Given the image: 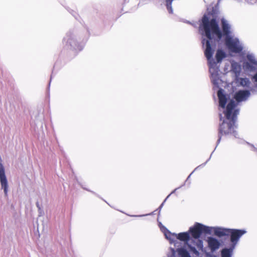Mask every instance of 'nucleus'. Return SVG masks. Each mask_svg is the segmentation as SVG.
I'll return each mask as SVG.
<instances>
[{
	"instance_id": "obj_1",
	"label": "nucleus",
	"mask_w": 257,
	"mask_h": 257,
	"mask_svg": "<svg viewBox=\"0 0 257 257\" xmlns=\"http://www.w3.org/2000/svg\"><path fill=\"white\" fill-rule=\"evenodd\" d=\"M221 24L222 32L220 30L217 21L215 19L209 20L206 15H204L201 19V24L200 28L202 27L207 40L203 39L202 41V44L205 45L206 48L204 51V55L207 59L209 61L212 57L214 50L211 48L210 41L212 39L213 35L217 37V41H219L223 36L230 37V26L227 22L224 19L221 20Z\"/></svg>"
},
{
	"instance_id": "obj_2",
	"label": "nucleus",
	"mask_w": 257,
	"mask_h": 257,
	"mask_svg": "<svg viewBox=\"0 0 257 257\" xmlns=\"http://www.w3.org/2000/svg\"><path fill=\"white\" fill-rule=\"evenodd\" d=\"M237 104L233 100H231L227 104L224 111L225 120L222 122L219 127L218 142L220 141L222 136L224 135H236L235 131L236 127L235 122L239 111V109L236 108Z\"/></svg>"
},
{
	"instance_id": "obj_3",
	"label": "nucleus",
	"mask_w": 257,
	"mask_h": 257,
	"mask_svg": "<svg viewBox=\"0 0 257 257\" xmlns=\"http://www.w3.org/2000/svg\"><path fill=\"white\" fill-rule=\"evenodd\" d=\"M246 233L243 229H228L221 227H216L214 229V234L219 237L230 236V241L235 245L240 237Z\"/></svg>"
},
{
	"instance_id": "obj_4",
	"label": "nucleus",
	"mask_w": 257,
	"mask_h": 257,
	"mask_svg": "<svg viewBox=\"0 0 257 257\" xmlns=\"http://www.w3.org/2000/svg\"><path fill=\"white\" fill-rule=\"evenodd\" d=\"M211 231L209 227L205 226L200 223L196 222L193 227L189 228V232L192 237L195 239H198L202 233H210Z\"/></svg>"
},
{
	"instance_id": "obj_5",
	"label": "nucleus",
	"mask_w": 257,
	"mask_h": 257,
	"mask_svg": "<svg viewBox=\"0 0 257 257\" xmlns=\"http://www.w3.org/2000/svg\"><path fill=\"white\" fill-rule=\"evenodd\" d=\"M225 45L229 50L233 53H239L242 50L239 42L233 40L231 37L225 38Z\"/></svg>"
},
{
	"instance_id": "obj_6",
	"label": "nucleus",
	"mask_w": 257,
	"mask_h": 257,
	"mask_svg": "<svg viewBox=\"0 0 257 257\" xmlns=\"http://www.w3.org/2000/svg\"><path fill=\"white\" fill-rule=\"evenodd\" d=\"M0 182L2 188L4 189L6 196H7L8 191V183L5 175L4 167L2 163H0Z\"/></svg>"
},
{
	"instance_id": "obj_7",
	"label": "nucleus",
	"mask_w": 257,
	"mask_h": 257,
	"mask_svg": "<svg viewBox=\"0 0 257 257\" xmlns=\"http://www.w3.org/2000/svg\"><path fill=\"white\" fill-rule=\"evenodd\" d=\"M249 95L250 92L248 90H239L235 93L234 98L237 102H240L245 100Z\"/></svg>"
},
{
	"instance_id": "obj_8",
	"label": "nucleus",
	"mask_w": 257,
	"mask_h": 257,
	"mask_svg": "<svg viewBox=\"0 0 257 257\" xmlns=\"http://www.w3.org/2000/svg\"><path fill=\"white\" fill-rule=\"evenodd\" d=\"M207 243L209 247L212 251L217 249L220 245L219 241L217 239L212 237H208Z\"/></svg>"
},
{
	"instance_id": "obj_9",
	"label": "nucleus",
	"mask_w": 257,
	"mask_h": 257,
	"mask_svg": "<svg viewBox=\"0 0 257 257\" xmlns=\"http://www.w3.org/2000/svg\"><path fill=\"white\" fill-rule=\"evenodd\" d=\"M217 96L219 99V106L222 108H224L227 102V98L223 93L222 89H219L217 92Z\"/></svg>"
},
{
	"instance_id": "obj_10",
	"label": "nucleus",
	"mask_w": 257,
	"mask_h": 257,
	"mask_svg": "<svg viewBox=\"0 0 257 257\" xmlns=\"http://www.w3.org/2000/svg\"><path fill=\"white\" fill-rule=\"evenodd\" d=\"M176 238L182 241H184L186 244L190 239V235L189 232H181L177 234Z\"/></svg>"
},
{
	"instance_id": "obj_11",
	"label": "nucleus",
	"mask_w": 257,
	"mask_h": 257,
	"mask_svg": "<svg viewBox=\"0 0 257 257\" xmlns=\"http://www.w3.org/2000/svg\"><path fill=\"white\" fill-rule=\"evenodd\" d=\"M226 57L225 53L222 50H218L215 55L217 63H220L223 58Z\"/></svg>"
},
{
	"instance_id": "obj_12",
	"label": "nucleus",
	"mask_w": 257,
	"mask_h": 257,
	"mask_svg": "<svg viewBox=\"0 0 257 257\" xmlns=\"http://www.w3.org/2000/svg\"><path fill=\"white\" fill-rule=\"evenodd\" d=\"M177 251L181 257H191L189 252L184 248H177Z\"/></svg>"
},
{
	"instance_id": "obj_13",
	"label": "nucleus",
	"mask_w": 257,
	"mask_h": 257,
	"mask_svg": "<svg viewBox=\"0 0 257 257\" xmlns=\"http://www.w3.org/2000/svg\"><path fill=\"white\" fill-rule=\"evenodd\" d=\"M232 249L223 248L221 251V257H231Z\"/></svg>"
},
{
	"instance_id": "obj_14",
	"label": "nucleus",
	"mask_w": 257,
	"mask_h": 257,
	"mask_svg": "<svg viewBox=\"0 0 257 257\" xmlns=\"http://www.w3.org/2000/svg\"><path fill=\"white\" fill-rule=\"evenodd\" d=\"M165 235L166 237L172 242L175 238H176L177 234L174 233H171L170 231L168 230L165 233Z\"/></svg>"
},
{
	"instance_id": "obj_15",
	"label": "nucleus",
	"mask_w": 257,
	"mask_h": 257,
	"mask_svg": "<svg viewBox=\"0 0 257 257\" xmlns=\"http://www.w3.org/2000/svg\"><path fill=\"white\" fill-rule=\"evenodd\" d=\"M240 84L242 86L248 87L250 84V81L248 78H241L240 79Z\"/></svg>"
},
{
	"instance_id": "obj_16",
	"label": "nucleus",
	"mask_w": 257,
	"mask_h": 257,
	"mask_svg": "<svg viewBox=\"0 0 257 257\" xmlns=\"http://www.w3.org/2000/svg\"><path fill=\"white\" fill-rule=\"evenodd\" d=\"M187 245L188 248L189 249V250L191 252H192L193 253H194L196 255H199V253L198 251L197 250V249H196V248L194 246H192L191 244H190L189 243H187Z\"/></svg>"
},
{
	"instance_id": "obj_17",
	"label": "nucleus",
	"mask_w": 257,
	"mask_h": 257,
	"mask_svg": "<svg viewBox=\"0 0 257 257\" xmlns=\"http://www.w3.org/2000/svg\"><path fill=\"white\" fill-rule=\"evenodd\" d=\"M196 245L199 250H202L203 248V241L200 239H198L196 243Z\"/></svg>"
},
{
	"instance_id": "obj_18",
	"label": "nucleus",
	"mask_w": 257,
	"mask_h": 257,
	"mask_svg": "<svg viewBox=\"0 0 257 257\" xmlns=\"http://www.w3.org/2000/svg\"><path fill=\"white\" fill-rule=\"evenodd\" d=\"M244 67H245V68L249 69V70H252L253 69V66L250 65V64L248 62H246L244 64Z\"/></svg>"
},
{
	"instance_id": "obj_19",
	"label": "nucleus",
	"mask_w": 257,
	"mask_h": 257,
	"mask_svg": "<svg viewBox=\"0 0 257 257\" xmlns=\"http://www.w3.org/2000/svg\"><path fill=\"white\" fill-rule=\"evenodd\" d=\"M173 0H166V6H172V3Z\"/></svg>"
},
{
	"instance_id": "obj_20",
	"label": "nucleus",
	"mask_w": 257,
	"mask_h": 257,
	"mask_svg": "<svg viewBox=\"0 0 257 257\" xmlns=\"http://www.w3.org/2000/svg\"><path fill=\"white\" fill-rule=\"evenodd\" d=\"M166 7H167V9L168 11H169V13L172 14L173 13V9H172V6H166Z\"/></svg>"
},
{
	"instance_id": "obj_21",
	"label": "nucleus",
	"mask_w": 257,
	"mask_h": 257,
	"mask_svg": "<svg viewBox=\"0 0 257 257\" xmlns=\"http://www.w3.org/2000/svg\"><path fill=\"white\" fill-rule=\"evenodd\" d=\"M248 59L249 60V61L252 63V64H256V61L255 59H251L249 57H248Z\"/></svg>"
},
{
	"instance_id": "obj_22",
	"label": "nucleus",
	"mask_w": 257,
	"mask_h": 257,
	"mask_svg": "<svg viewBox=\"0 0 257 257\" xmlns=\"http://www.w3.org/2000/svg\"><path fill=\"white\" fill-rule=\"evenodd\" d=\"M214 62L211 63V62H209V71L211 72V68L212 67V66L214 64Z\"/></svg>"
},
{
	"instance_id": "obj_23",
	"label": "nucleus",
	"mask_w": 257,
	"mask_h": 257,
	"mask_svg": "<svg viewBox=\"0 0 257 257\" xmlns=\"http://www.w3.org/2000/svg\"><path fill=\"white\" fill-rule=\"evenodd\" d=\"M253 78L255 80V81L257 82V72L253 76Z\"/></svg>"
}]
</instances>
